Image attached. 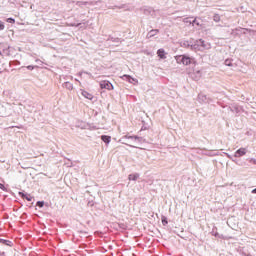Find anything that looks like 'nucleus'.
I'll return each instance as SVG.
<instances>
[{"label": "nucleus", "instance_id": "obj_1", "mask_svg": "<svg viewBox=\"0 0 256 256\" xmlns=\"http://www.w3.org/2000/svg\"><path fill=\"white\" fill-rule=\"evenodd\" d=\"M180 47H183V49H188L189 51H194V53H197V51H207L211 49V43L206 42L202 38L194 39L190 38L188 40H181L179 42Z\"/></svg>", "mask_w": 256, "mask_h": 256}, {"label": "nucleus", "instance_id": "obj_2", "mask_svg": "<svg viewBox=\"0 0 256 256\" xmlns=\"http://www.w3.org/2000/svg\"><path fill=\"white\" fill-rule=\"evenodd\" d=\"M174 59L177 63V65H183L184 67H189L191 65H197V60L195 57L189 55V54H179L174 56Z\"/></svg>", "mask_w": 256, "mask_h": 256}, {"label": "nucleus", "instance_id": "obj_3", "mask_svg": "<svg viewBox=\"0 0 256 256\" xmlns=\"http://www.w3.org/2000/svg\"><path fill=\"white\" fill-rule=\"evenodd\" d=\"M13 47L9 46L7 43H0V55L1 57H11L13 55Z\"/></svg>", "mask_w": 256, "mask_h": 256}, {"label": "nucleus", "instance_id": "obj_4", "mask_svg": "<svg viewBox=\"0 0 256 256\" xmlns=\"http://www.w3.org/2000/svg\"><path fill=\"white\" fill-rule=\"evenodd\" d=\"M243 31H247V33H251L253 30L251 28H243V27H238L232 30L231 35H234V37H239V35H241V33H243V35H245L246 33Z\"/></svg>", "mask_w": 256, "mask_h": 256}, {"label": "nucleus", "instance_id": "obj_5", "mask_svg": "<svg viewBox=\"0 0 256 256\" xmlns=\"http://www.w3.org/2000/svg\"><path fill=\"white\" fill-rule=\"evenodd\" d=\"M99 85L100 89H107V91H113V89H115V86H113V83L109 80H102Z\"/></svg>", "mask_w": 256, "mask_h": 256}, {"label": "nucleus", "instance_id": "obj_6", "mask_svg": "<svg viewBox=\"0 0 256 256\" xmlns=\"http://www.w3.org/2000/svg\"><path fill=\"white\" fill-rule=\"evenodd\" d=\"M121 79L123 81H127V83H131L132 85H139V80L137 78H134L133 76H131L129 74L122 75Z\"/></svg>", "mask_w": 256, "mask_h": 256}, {"label": "nucleus", "instance_id": "obj_7", "mask_svg": "<svg viewBox=\"0 0 256 256\" xmlns=\"http://www.w3.org/2000/svg\"><path fill=\"white\" fill-rule=\"evenodd\" d=\"M76 7H78L79 9H82V11H86V9L89 6H93V2L91 1H77L75 3Z\"/></svg>", "mask_w": 256, "mask_h": 256}, {"label": "nucleus", "instance_id": "obj_8", "mask_svg": "<svg viewBox=\"0 0 256 256\" xmlns=\"http://www.w3.org/2000/svg\"><path fill=\"white\" fill-rule=\"evenodd\" d=\"M197 101L200 102L201 104L203 103H213V99H211V97L203 94V93H199L197 96Z\"/></svg>", "mask_w": 256, "mask_h": 256}, {"label": "nucleus", "instance_id": "obj_9", "mask_svg": "<svg viewBox=\"0 0 256 256\" xmlns=\"http://www.w3.org/2000/svg\"><path fill=\"white\" fill-rule=\"evenodd\" d=\"M19 197L21 199H25L26 201L32 202L35 201V197L31 196V194L25 192V190L19 191L18 192Z\"/></svg>", "mask_w": 256, "mask_h": 256}, {"label": "nucleus", "instance_id": "obj_10", "mask_svg": "<svg viewBox=\"0 0 256 256\" xmlns=\"http://www.w3.org/2000/svg\"><path fill=\"white\" fill-rule=\"evenodd\" d=\"M144 15H150V17L155 18L157 16L155 9L153 7H145L143 8Z\"/></svg>", "mask_w": 256, "mask_h": 256}, {"label": "nucleus", "instance_id": "obj_11", "mask_svg": "<svg viewBox=\"0 0 256 256\" xmlns=\"http://www.w3.org/2000/svg\"><path fill=\"white\" fill-rule=\"evenodd\" d=\"M156 55H157L158 59H160L162 61L167 59V52L165 51V48H159L156 52Z\"/></svg>", "mask_w": 256, "mask_h": 256}, {"label": "nucleus", "instance_id": "obj_12", "mask_svg": "<svg viewBox=\"0 0 256 256\" xmlns=\"http://www.w3.org/2000/svg\"><path fill=\"white\" fill-rule=\"evenodd\" d=\"M247 155V148L241 147L238 150L235 151L234 157H245Z\"/></svg>", "mask_w": 256, "mask_h": 256}, {"label": "nucleus", "instance_id": "obj_13", "mask_svg": "<svg viewBox=\"0 0 256 256\" xmlns=\"http://www.w3.org/2000/svg\"><path fill=\"white\" fill-rule=\"evenodd\" d=\"M82 97L85 99H88L89 101H93L95 99V96L93 94L89 93L87 90L80 89Z\"/></svg>", "mask_w": 256, "mask_h": 256}, {"label": "nucleus", "instance_id": "obj_14", "mask_svg": "<svg viewBox=\"0 0 256 256\" xmlns=\"http://www.w3.org/2000/svg\"><path fill=\"white\" fill-rule=\"evenodd\" d=\"M34 69H39L38 65H28V66H21L19 68V71L25 72V71H34Z\"/></svg>", "mask_w": 256, "mask_h": 256}, {"label": "nucleus", "instance_id": "obj_15", "mask_svg": "<svg viewBox=\"0 0 256 256\" xmlns=\"http://www.w3.org/2000/svg\"><path fill=\"white\" fill-rule=\"evenodd\" d=\"M107 41H111L112 43H123V41H125V39H121L119 37H113L112 35H109L107 38Z\"/></svg>", "mask_w": 256, "mask_h": 256}, {"label": "nucleus", "instance_id": "obj_16", "mask_svg": "<svg viewBox=\"0 0 256 256\" xmlns=\"http://www.w3.org/2000/svg\"><path fill=\"white\" fill-rule=\"evenodd\" d=\"M141 177V174L134 172L128 175V181H137Z\"/></svg>", "mask_w": 256, "mask_h": 256}, {"label": "nucleus", "instance_id": "obj_17", "mask_svg": "<svg viewBox=\"0 0 256 256\" xmlns=\"http://www.w3.org/2000/svg\"><path fill=\"white\" fill-rule=\"evenodd\" d=\"M101 141H103V143H105V145H109V143H111V136L110 135H101L100 136Z\"/></svg>", "mask_w": 256, "mask_h": 256}, {"label": "nucleus", "instance_id": "obj_18", "mask_svg": "<svg viewBox=\"0 0 256 256\" xmlns=\"http://www.w3.org/2000/svg\"><path fill=\"white\" fill-rule=\"evenodd\" d=\"M1 245H6V247H13V241L0 238Z\"/></svg>", "mask_w": 256, "mask_h": 256}, {"label": "nucleus", "instance_id": "obj_19", "mask_svg": "<svg viewBox=\"0 0 256 256\" xmlns=\"http://www.w3.org/2000/svg\"><path fill=\"white\" fill-rule=\"evenodd\" d=\"M159 29H152L147 33V39H152V37H155L157 33H159Z\"/></svg>", "mask_w": 256, "mask_h": 256}, {"label": "nucleus", "instance_id": "obj_20", "mask_svg": "<svg viewBox=\"0 0 256 256\" xmlns=\"http://www.w3.org/2000/svg\"><path fill=\"white\" fill-rule=\"evenodd\" d=\"M64 89H68V91H73V83L66 81L62 84Z\"/></svg>", "mask_w": 256, "mask_h": 256}, {"label": "nucleus", "instance_id": "obj_21", "mask_svg": "<svg viewBox=\"0 0 256 256\" xmlns=\"http://www.w3.org/2000/svg\"><path fill=\"white\" fill-rule=\"evenodd\" d=\"M135 136L136 135L126 134L121 138V141H135Z\"/></svg>", "mask_w": 256, "mask_h": 256}, {"label": "nucleus", "instance_id": "obj_22", "mask_svg": "<svg viewBox=\"0 0 256 256\" xmlns=\"http://www.w3.org/2000/svg\"><path fill=\"white\" fill-rule=\"evenodd\" d=\"M232 162L235 163L236 165H239V167H243V165H245V162H243V160H241L235 156L232 159Z\"/></svg>", "mask_w": 256, "mask_h": 256}, {"label": "nucleus", "instance_id": "obj_23", "mask_svg": "<svg viewBox=\"0 0 256 256\" xmlns=\"http://www.w3.org/2000/svg\"><path fill=\"white\" fill-rule=\"evenodd\" d=\"M211 235L213 237H218V239H223V235H219V232H217V227H213Z\"/></svg>", "mask_w": 256, "mask_h": 256}, {"label": "nucleus", "instance_id": "obj_24", "mask_svg": "<svg viewBox=\"0 0 256 256\" xmlns=\"http://www.w3.org/2000/svg\"><path fill=\"white\" fill-rule=\"evenodd\" d=\"M134 143H139V144L145 143V138H143V137H141V136H139V135H136V136L134 137Z\"/></svg>", "mask_w": 256, "mask_h": 256}, {"label": "nucleus", "instance_id": "obj_25", "mask_svg": "<svg viewBox=\"0 0 256 256\" xmlns=\"http://www.w3.org/2000/svg\"><path fill=\"white\" fill-rule=\"evenodd\" d=\"M78 127H80V129H91V124L90 123L81 122L80 125H78Z\"/></svg>", "mask_w": 256, "mask_h": 256}, {"label": "nucleus", "instance_id": "obj_26", "mask_svg": "<svg viewBox=\"0 0 256 256\" xmlns=\"http://www.w3.org/2000/svg\"><path fill=\"white\" fill-rule=\"evenodd\" d=\"M161 222L164 227H167V225H169V220L167 219V216H165V215L161 216Z\"/></svg>", "mask_w": 256, "mask_h": 256}, {"label": "nucleus", "instance_id": "obj_27", "mask_svg": "<svg viewBox=\"0 0 256 256\" xmlns=\"http://www.w3.org/2000/svg\"><path fill=\"white\" fill-rule=\"evenodd\" d=\"M120 141H121V143H122L123 145H128V147H131L132 149H137V146H133V145H130V144H129V143H131L130 140H121V139H120Z\"/></svg>", "mask_w": 256, "mask_h": 256}, {"label": "nucleus", "instance_id": "obj_28", "mask_svg": "<svg viewBox=\"0 0 256 256\" xmlns=\"http://www.w3.org/2000/svg\"><path fill=\"white\" fill-rule=\"evenodd\" d=\"M201 27V22H199V20L196 18H192V27Z\"/></svg>", "mask_w": 256, "mask_h": 256}, {"label": "nucleus", "instance_id": "obj_29", "mask_svg": "<svg viewBox=\"0 0 256 256\" xmlns=\"http://www.w3.org/2000/svg\"><path fill=\"white\" fill-rule=\"evenodd\" d=\"M224 64L226 65V67H233V59L227 58V59L224 61Z\"/></svg>", "mask_w": 256, "mask_h": 256}, {"label": "nucleus", "instance_id": "obj_30", "mask_svg": "<svg viewBox=\"0 0 256 256\" xmlns=\"http://www.w3.org/2000/svg\"><path fill=\"white\" fill-rule=\"evenodd\" d=\"M183 23H186L188 25H192L193 24V17L184 18Z\"/></svg>", "mask_w": 256, "mask_h": 256}, {"label": "nucleus", "instance_id": "obj_31", "mask_svg": "<svg viewBox=\"0 0 256 256\" xmlns=\"http://www.w3.org/2000/svg\"><path fill=\"white\" fill-rule=\"evenodd\" d=\"M36 207H39V209H43V207H45V201H43V200L37 201Z\"/></svg>", "mask_w": 256, "mask_h": 256}, {"label": "nucleus", "instance_id": "obj_32", "mask_svg": "<svg viewBox=\"0 0 256 256\" xmlns=\"http://www.w3.org/2000/svg\"><path fill=\"white\" fill-rule=\"evenodd\" d=\"M213 21L215 23H219V21H221V16L219 14H214L213 15Z\"/></svg>", "mask_w": 256, "mask_h": 256}, {"label": "nucleus", "instance_id": "obj_33", "mask_svg": "<svg viewBox=\"0 0 256 256\" xmlns=\"http://www.w3.org/2000/svg\"><path fill=\"white\" fill-rule=\"evenodd\" d=\"M230 111L233 113V111H235V113L239 114L241 113V109H239V106H234L233 108H230Z\"/></svg>", "mask_w": 256, "mask_h": 256}, {"label": "nucleus", "instance_id": "obj_34", "mask_svg": "<svg viewBox=\"0 0 256 256\" xmlns=\"http://www.w3.org/2000/svg\"><path fill=\"white\" fill-rule=\"evenodd\" d=\"M6 23H10L11 25H14V23H15V18H13V17L7 18V19H6Z\"/></svg>", "mask_w": 256, "mask_h": 256}, {"label": "nucleus", "instance_id": "obj_35", "mask_svg": "<svg viewBox=\"0 0 256 256\" xmlns=\"http://www.w3.org/2000/svg\"><path fill=\"white\" fill-rule=\"evenodd\" d=\"M224 155H225V157H227V159H230V161H233V159L235 157V155H231V154H229L227 152H224Z\"/></svg>", "mask_w": 256, "mask_h": 256}, {"label": "nucleus", "instance_id": "obj_36", "mask_svg": "<svg viewBox=\"0 0 256 256\" xmlns=\"http://www.w3.org/2000/svg\"><path fill=\"white\" fill-rule=\"evenodd\" d=\"M0 189H1L2 191H4L5 193H7V191H8L7 187H5V184H3V183H1V182H0Z\"/></svg>", "mask_w": 256, "mask_h": 256}, {"label": "nucleus", "instance_id": "obj_37", "mask_svg": "<svg viewBox=\"0 0 256 256\" xmlns=\"http://www.w3.org/2000/svg\"><path fill=\"white\" fill-rule=\"evenodd\" d=\"M80 25H81V23H79V22H77V23L73 22V23H70L68 25V27H79Z\"/></svg>", "mask_w": 256, "mask_h": 256}, {"label": "nucleus", "instance_id": "obj_38", "mask_svg": "<svg viewBox=\"0 0 256 256\" xmlns=\"http://www.w3.org/2000/svg\"><path fill=\"white\" fill-rule=\"evenodd\" d=\"M248 163H251L252 165H256V159L255 158H248Z\"/></svg>", "mask_w": 256, "mask_h": 256}, {"label": "nucleus", "instance_id": "obj_39", "mask_svg": "<svg viewBox=\"0 0 256 256\" xmlns=\"http://www.w3.org/2000/svg\"><path fill=\"white\" fill-rule=\"evenodd\" d=\"M5 30V22L0 20V31H4Z\"/></svg>", "mask_w": 256, "mask_h": 256}, {"label": "nucleus", "instance_id": "obj_40", "mask_svg": "<svg viewBox=\"0 0 256 256\" xmlns=\"http://www.w3.org/2000/svg\"><path fill=\"white\" fill-rule=\"evenodd\" d=\"M90 131H97V126H93L90 124Z\"/></svg>", "mask_w": 256, "mask_h": 256}, {"label": "nucleus", "instance_id": "obj_41", "mask_svg": "<svg viewBox=\"0 0 256 256\" xmlns=\"http://www.w3.org/2000/svg\"><path fill=\"white\" fill-rule=\"evenodd\" d=\"M79 23H81V25H89V20H87V21L82 20V21L79 22Z\"/></svg>", "mask_w": 256, "mask_h": 256}, {"label": "nucleus", "instance_id": "obj_42", "mask_svg": "<svg viewBox=\"0 0 256 256\" xmlns=\"http://www.w3.org/2000/svg\"><path fill=\"white\" fill-rule=\"evenodd\" d=\"M206 155H208V157H215V153H213L212 151L206 153Z\"/></svg>", "mask_w": 256, "mask_h": 256}, {"label": "nucleus", "instance_id": "obj_43", "mask_svg": "<svg viewBox=\"0 0 256 256\" xmlns=\"http://www.w3.org/2000/svg\"><path fill=\"white\" fill-rule=\"evenodd\" d=\"M36 63H38V65H43V61H41V59L37 58L35 60Z\"/></svg>", "mask_w": 256, "mask_h": 256}, {"label": "nucleus", "instance_id": "obj_44", "mask_svg": "<svg viewBox=\"0 0 256 256\" xmlns=\"http://www.w3.org/2000/svg\"><path fill=\"white\" fill-rule=\"evenodd\" d=\"M147 126H145V125H143L142 127H141V129H140V131H147Z\"/></svg>", "mask_w": 256, "mask_h": 256}, {"label": "nucleus", "instance_id": "obj_45", "mask_svg": "<svg viewBox=\"0 0 256 256\" xmlns=\"http://www.w3.org/2000/svg\"><path fill=\"white\" fill-rule=\"evenodd\" d=\"M197 77H201V70L196 71Z\"/></svg>", "mask_w": 256, "mask_h": 256}, {"label": "nucleus", "instance_id": "obj_46", "mask_svg": "<svg viewBox=\"0 0 256 256\" xmlns=\"http://www.w3.org/2000/svg\"><path fill=\"white\" fill-rule=\"evenodd\" d=\"M83 73H86V75H87V72L81 71V72L78 73L79 77H81L83 75Z\"/></svg>", "mask_w": 256, "mask_h": 256}, {"label": "nucleus", "instance_id": "obj_47", "mask_svg": "<svg viewBox=\"0 0 256 256\" xmlns=\"http://www.w3.org/2000/svg\"><path fill=\"white\" fill-rule=\"evenodd\" d=\"M251 193L252 195H256V188L252 189Z\"/></svg>", "mask_w": 256, "mask_h": 256}, {"label": "nucleus", "instance_id": "obj_48", "mask_svg": "<svg viewBox=\"0 0 256 256\" xmlns=\"http://www.w3.org/2000/svg\"><path fill=\"white\" fill-rule=\"evenodd\" d=\"M15 1L16 0H9V3L12 4V5H15Z\"/></svg>", "mask_w": 256, "mask_h": 256}, {"label": "nucleus", "instance_id": "obj_49", "mask_svg": "<svg viewBox=\"0 0 256 256\" xmlns=\"http://www.w3.org/2000/svg\"><path fill=\"white\" fill-rule=\"evenodd\" d=\"M79 17H85V12L80 13Z\"/></svg>", "mask_w": 256, "mask_h": 256}, {"label": "nucleus", "instance_id": "obj_50", "mask_svg": "<svg viewBox=\"0 0 256 256\" xmlns=\"http://www.w3.org/2000/svg\"><path fill=\"white\" fill-rule=\"evenodd\" d=\"M0 256H5V252H0Z\"/></svg>", "mask_w": 256, "mask_h": 256}, {"label": "nucleus", "instance_id": "obj_51", "mask_svg": "<svg viewBox=\"0 0 256 256\" xmlns=\"http://www.w3.org/2000/svg\"><path fill=\"white\" fill-rule=\"evenodd\" d=\"M22 215H23V217H27V213H23Z\"/></svg>", "mask_w": 256, "mask_h": 256}, {"label": "nucleus", "instance_id": "obj_52", "mask_svg": "<svg viewBox=\"0 0 256 256\" xmlns=\"http://www.w3.org/2000/svg\"><path fill=\"white\" fill-rule=\"evenodd\" d=\"M19 204H20V207H23V204H22V202H19Z\"/></svg>", "mask_w": 256, "mask_h": 256}, {"label": "nucleus", "instance_id": "obj_53", "mask_svg": "<svg viewBox=\"0 0 256 256\" xmlns=\"http://www.w3.org/2000/svg\"><path fill=\"white\" fill-rule=\"evenodd\" d=\"M68 78H69V76L64 77V79H68Z\"/></svg>", "mask_w": 256, "mask_h": 256}, {"label": "nucleus", "instance_id": "obj_54", "mask_svg": "<svg viewBox=\"0 0 256 256\" xmlns=\"http://www.w3.org/2000/svg\"><path fill=\"white\" fill-rule=\"evenodd\" d=\"M70 79H73V76H69Z\"/></svg>", "mask_w": 256, "mask_h": 256}, {"label": "nucleus", "instance_id": "obj_55", "mask_svg": "<svg viewBox=\"0 0 256 256\" xmlns=\"http://www.w3.org/2000/svg\"><path fill=\"white\" fill-rule=\"evenodd\" d=\"M245 256H251V254H247V255H245Z\"/></svg>", "mask_w": 256, "mask_h": 256}, {"label": "nucleus", "instance_id": "obj_56", "mask_svg": "<svg viewBox=\"0 0 256 256\" xmlns=\"http://www.w3.org/2000/svg\"><path fill=\"white\" fill-rule=\"evenodd\" d=\"M76 11H79V8H76Z\"/></svg>", "mask_w": 256, "mask_h": 256}]
</instances>
